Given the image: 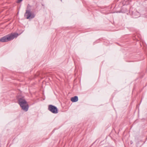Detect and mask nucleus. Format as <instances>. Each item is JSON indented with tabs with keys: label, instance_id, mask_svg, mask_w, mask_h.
<instances>
[{
	"label": "nucleus",
	"instance_id": "3",
	"mask_svg": "<svg viewBox=\"0 0 147 147\" xmlns=\"http://www.w3.org/2000/svg\"><path fill=\"white\" fill-rule=\"evenodd\" d=\"M25 17L28 19H31L35 17L34 14L32 13L30 10H26L24 15Z\"/></svg>",
	"mask_w": 147,
	"mask_h": 147
},
{
	"label": "nucleus",
	"instance_id": "2",
	"mask_svg": "<svg viewBox=\"0 0 147 147\" xmlns=\"http://www.w3.org/2000/svg\"><path fill=\"white\" fill-rule=\"evenodd\" d=\"M19 104L22 109L25 111H28L29 106L26 100L24 99L20 98L18 99Z\"/></svg>",
	"mask_w": 147,
	"mask_h": 147
},
{
	"label": "nucleus",
	"instance_id": "6",
	"mask_svg": "<svg viewBox=\"0 0 147 147\" xmlns=\"http://www.w3.org/2000/svg\"><path fill=\"white\" fill-rule=\"evenodd\" d=\"M78 97L77 96H75L71 98V100L73 102H76L78 100Z\"/></svg>",
	"mask_w": 147,
	"mask_h": 147
},
{
	"label": "nucleus",
	"instance_id": "4",
	"mask_svg": "<svg viewBox=\"0 0 147 147\" xmlns=\"http://www.w3.org/2000/svg\"><path fill=\"white\" fill-rule=\"evenodd\" d=\"M48 109L53 113L56 114L58 113V109L57 107L52 105H49Z\"/></svg>",
	"mask_w": 147,
	"mask_h": 147
},
{
	"label": "nucleus",
	"instance_id": "7",
	"mask_svg": "<svg viewBox=\"0 0 147 147\" xmlns=\"http://www.w3.org/2000/svg\"><path fill=\"white\" fill-rule=\"evenodd\" d=\"M23 0H18V1H17V3H20L21 2H22V1Z\"/></svg>",
	"mask_w": 147,
	"mask_h": 147
},
{
	"label": "nucleus",
	"instance_id": "9",
	"mask_svg": "<svg viewBox=\"0 0 147 147\" xmlns=\"http://www.w3.org/2000/svg\"><path fill=\"white\" fill-rule=\"evenodd\" d=\"M29 5L28 4V6H29Z\"/></svg>",
	"mask_w": 147,
	"mask_h": 147
},
{
	"label": "nucleus",
	"instance_id": "5",
	"mask_svg": "<svg viewBox=\"0 0 147 147\" xmlns=\"http://www.w3.org/2000/svg\"><path fill=\"white\" fill-rule=\"evenodd\" d=\"M132 16L133 17L136 18L139 17L140 16V14L139 12L135 11L132 13Z\"/></svg>",
	"mask_w": 147,
	"mask_h": 147
},
{
	"label": "nucleus",
	"instance_id": "1",
	"mask_svg": "<svg viewBox=\"0 0 147 147\" xmlns=\"http://www.w3.org/2000/svg\"><path fill=\"white\" fill-rule=\"evenodd\" d=\"M18 36V33H14L6 35L0 38V42H6L13 40Z\"/></svg>",
	"mask_w": 147,
	"mask_h": 147
},
{
	"label": "nucleus",
	"instance_id": "8",
	"mask_svg": "<svg viewBox=\"0 0 147 147\" xmlns=\"http://www.w3.org/2000/svg\"><path fill=\"white\" fill-rule=\"evenodd\" d=\"M132 143H133L132 142H131V144H132Z\"/></svg>",
	"mask_w": 147,
	"mask_h": 147
}]
</instances>
